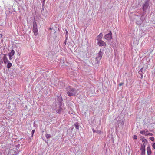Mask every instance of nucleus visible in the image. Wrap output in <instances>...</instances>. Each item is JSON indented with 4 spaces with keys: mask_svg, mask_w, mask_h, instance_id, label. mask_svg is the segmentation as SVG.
<instances>
[{
    "mask_svg": "<svg viewBox=\"0 0 155 155\" xmlns=\"http://www.w3.org/2000/svg\"><path fill=\"white\" fill-rule=\"evenodd\" d=\"M66 91L68 95L69 96L75 95L78 92V90L68 86L66 88Z\"/></svg>",
    "mask_w": 155,
    "mask_h": 155,
    "instance_id": "obj_1",
    "label": "nucleus"
},
{
    "mask_svg": "<svg viewBox=\"0 0 155 155\" xmlns=\"http://www.w3.org/2000/svg\"><path fill=\"white\" fill-rule=\"evenodd\" d=\"M149 0H146L142 5V8L143 11L145 12H146L147 10L150 8L149 7Z\"/></svg>",
    "mask_w": 155,
    "mask_h": 155,
    "instance_id": "obj_2",
    "label": "nucleus"
},
{
    "mask_svg": "<svg viewBox=\"0 0 155 155\" xmlns=\"http://www.w3.org/2000/svg\"><path fill=\"white\" fill-rule=\"evenodd\" d=\"M33 31L35 35H37L38 33V30L37 29V26L36 23L35 21H34L33 23Z\"/></svg>",
    "mask_w": 155,
    "mask_h": 155,
    "instance_id": "obj_3",
    "label": "nucleus"
},
{
    "mask_svg": "<svg viewBox=\"0 0 155 155\" xmlns=\"http://www.w3.org/2000/svg\"><path fill=\"white\" fill-rule=\"evenodd\" d=\"M58 102H56L55 103H53L52 104V107L53 109L54 110H56V111L58 112H59L61 110V107H58Z\"/></svg>",
    "mask_w": 155,
    "mask_h": 155,
    "instance_id": "obj_4",
    "label": "nucleus"
},
{
    "mask_svg": "<svg viewBox=\"0 0 155 155\" xmlns=\"http://www.w3.org/2000/svg\"><path fill=\"white\" fill-rule=\"evenodd\" d=\"M110 32L105 35L104 36V38L108 41H110L112 38V33L110 31H109Z\"/></svg>",
    "mask_w": 155,
    "mask_h": 155,
    "instance_id": "obj_5",
    "label": "nucleus"
},
{
    "mask_svg": "<svg viewBox=\"0 0 155 155\" xmlns=\"http://www.w3.org/2000/svg\"><path fill=\"white\" fill-rule=\"evenodd\" d=\"M62 101L63 100L61 97V96H58L57 101H56L58 102V107H61L62 103Z\"/></svg>",
    "mask_w": 155,
    "mask_h": 155,
    "instance_id": "obj_6",
    "label": "nucleus"
},
{
    "mask_svg": "<svg viewBox=\"0 0 155 155\" xmlns=\"http://www.w3.org/2000/svg\"><path fill=\"white\" fill-rule=\"evenodd\" d=\"M145 146L144 144L143 145H141V147L140 150L141 151V155H145Z\"/></svg>",
    "mask_w": 155,
    "mask_h": 155,
    "instance_id": "obj_7",
    "label": "nucleus"
},
{
    "mask_svg": "<svg viewBox=\"0 0 155 155\" xmlns=\"http://www.w3.org/2000/svg\"><path fill=\"white\" fill-rule=\"evenodd\" d=\"M103 54V53L102 52H101V51L100 50L99 52L97 57L96 58V59L99 60H100L102 57Z\"/></svg>",
    "mask_w": 155,
    "mask_h": 155,
    "instance_id": "obj_8",
    "label": "nucleus"
},
{
    "mask_svg": "<svg viewBox=\"0 0 155 155\" xmlns=\"http://www.w3.org/2000/svg\"><path fill=\"white\" fill-rule=\"evenodd\" d=\"M97 44L100 46H102L106 45L105 43L101 40L98 41Z\"/></svg>",
    "mask_w": 155,
    "mask_h": 155,
    "instance_id": "obj_9",
    "label": "nucleus"
},
{
    "mask_svg": "<svg viewBox=\"0 0 155 155\" xmlns=\"http://www.w3.org/2000/svg\"><path fill=\"white\" fill-rule=\"evenodd\" d=\"M145 72V70H144L143 68H142L138 72V73L139 74L141 75V78H142V77L143 75V73Z\"/></svg>",
    "mask_w": 155,
    "mask_h": 155,
    "instance_id": "obj_10",
    "label": "nucleus"
},
{
    "mask_svg": "<svg viewBox=\"0 0 155 155\" xmlns=\"http://www.w3.org/2000/svg\"><path fill=\"white\" fill-rule=\"evenodd\" d=\"M3 61L5 63H6L9 62V60L6 57V54H5L3 57Z\"/></svg>",
    "mask_w": 155,
    "mask_h": 155,
    "instance_id": "obj_11",
    "label": "nucleus"
},
{
    "mask_svg": "<svg viewBox=\"0 0 155 155\" xmlns=\"http://www.w3.org/2000/svg\"><path fill=\"white\" fill-rule=\"evenodd\" d=\"M147 155H150L151 153V151L150 146H148L147 147Z\"/></svg>",
    "mask_w": 155,
    "mask_h": 155,
    "instance_id": "obj_12",
    "label": "nucleus"
},
{
    "mask_svg": "<svg viewBox=\"0 0 155 155\" xmlns=\"http://www.w3.org/2000/svg\"><path fill=\"white\" fill-rule=\"evenodd\" d=\"M103 37V34L102 33H100L97 36V41L101 40Z\"/></svg>",
    "mask_w": 155,
    "mask_h": 155,
    "instance_id": "obj_13",
    "label": "nucleus"
},
{
    "mask_svg": "<svg viewBox=\"0 0 155 155\" xmlns=\"http://www.w3.org/2000/svg\"><path fill=\"white\" fill-rule=\"evenodd\" d=\"M15 54V51L14 50L12 49L11 50V52H10L9 54L8 55L9 56H12L13 55H14Z\"/></svg>",
    "mask_w": 155,
    "mask_h": 155,
    "instance_id": "obj_14",
    "label": "nucleus"
},
{
    "mask_svg": "<svg viewBox=\"0 0 155 155\" xmlns=\"http://www.w3.org/2000/svg\"><path fill=\"white\" fill-rule=\"evenodd\" d=\"M74 125L76 129L77 130L79 129V127L77 123H75Z\"/></svg>",
    "mask_w": 155,
    "mask_h": 155,
    "instance_id": "obj_15",
    "label": "nucleus"
},
{
    "mask_svg": "<svg viewBox=\"0 0 155 155\" xmlns=\"http://www.w3.org/2000/svg\"><path fill=\"white\" fill-rule=\"evenodd\" d=\"M7 63H8L7 67L8 68H9L11 67L12 65V64L9 62H7Z\"/></svg>",
    "mask_w": 155,
    "mask_h": 155,
    "instance_id": "obj_16",
    "label": "nucleus"
},
{
    "mask_svg": "<svg viewBox=\"0 0 155 155\" xmlns=\"http://www.w3.org/2000/svg\"><path fill=\"white\" fill-rule=\"evenodd\" d=\"M140 133L142 134L146 135V134H145V132L144 131L141 130L140 131Z\"/></svg>",
    "mask_w": 155,
    "mask_h": 155,
    "instance_id": "obj_17",
    "label": "nucleus"
},
{
    "mask_svg": "<svg viewBox=\"0 0 155 155\" xmlns=\"http://www.w3.org/2000/svg\"><path fill=\"white\" fill-rule=\"evenodd\" d=\"M45 136H46V137L47 138H48L51 137V135L50 134H46Z\"/></svg>",
    "mask_w": 155,
    "mask_h": 155,
    "instance_id": "obj_18",
    "label": "nucleus"
},
{
    "mask_svg": "<svg viewBox=\"0 0 155 155\" xmlns=\"http://www.w3.org/2000/svg\"><path fill=\"white\" fill-rule=\"evenodd\" d=\"M150 139L152 141H154V138L153 137H151L150 138Z\"/></svg>",
    "mask_w": 155,
    "mask_h": 155,
    "instance_id": "obj_19",
    "label": "nucleus"
},
{
    "mask_svg": "<svg viewBox=\"0 0 155 155\" xmlns=\"http://www.w3.org/2000/svg\"><path fill=\"white\" fill-rule=\"evenodd\" d=\"M142 142H144V143L147 142V140L146 139H142Z\"/></svg>",
    "mask_w": 155,
    "mask_h": 155,
    "instance_id": "obj_20",
    "label": "nucleus"
},
{
    "mask_svg": "<svg viewBox=\"0 0 155 155\" xmlns=\"http://www.w3.org/2000/svg\"><path fill=\"white\" fill-rule=\"evenodd\" d=\"M146 136L147 135H150V136H152L153 135V134L151 133H149L148 134H146Z\"/></svg>",
    "mask_w": 155,
    "mask_h": 155,
    "instance_id": "obj_21",
    "label": "nucleus"
},
{
    "mask_svg": "<svg viewBox=\"0 0 155 155\" xmlns=\"http://www.w3.org/2000/svg\"><path fill=\"white\" fill-rule=\"evenodd\" d=\"M133 138L134 139H137V137L136 135H134L133 136Z\"/></svg>",
    "mask_w": 155,
    "mask_h": 155,
    "instance_id": "obj_22",
    "label": "nucleus"
},
{
    "mask_svg": "<svg viewBox=\"0 0 155 155\" xmlns=\"http://www.w3.org/2000/svg\"><path fill=\"white\" fill-rule=\"evenodd\" d=\"M35 132V130H32V137H33V135L34 133Z\"/></svg>",
    "mask_w": 155,
    "mask_h": 155,
    "instance_id": "obj_23",
    "label": "nucleus"
},
{
    "mask_svg": "<svg viewBox=\"0 0 155 155\" xmlns=\"http://www.w3.org/2000/svg\"><path fill=\"white\" fill-rule=\"evenodd\" d=\"M152 147L154 149H155V143H154L152 145Z\"/></svg>",
    "mask_w": 155,
    "mask_h": 155,
    "instance_id": "obj_24",
    "label": "nucleus"
},
{
    "mask_svg": "<svg viewBox=\"0 0 155 155\" xmlns=\"http://www.w3.org/2000/svg\"><path fill=\"white\" fill-rule=\"evenodd\" d=\"M124 83H121L119 84V85L120 86H122L123 84Z\"/></svg>",
    "mask_w": 155,
    "mask_h": 155,
    "instance_id": "obj_25",
    "label": "nucleus"
},
{
    "mask_svg": "<svg viewBox=\"0 0 155 155\" xmlns=\"http://www.w3.org/2000/svg\"><path fill=\"white\" fill-rule=\"evenodd\" d=\"M96 132H97L98 134H100L101 132V131L100 130H97L96 131Z\"/></svg>",
    "mask_w": 155,
    "mask_h": 155,
    "instance_id": "obj_26",
    "label": "nucleus"
},
{
    "mask_svg": "<svg viewBox=\"0 0 155 155\" xmlns=\"http://www.w3.org/2000/svg\"><path fill=\"white\" fill-rule=\"evenodd\" d=\"M92 130L94 133L96 132V131L94 130V129H93Z\"/></svg>",
    "mask_w": 155,
    "mask_h": 155,
    "instance_id": "obj_27",
    "label": "nucleus"
},
{
    "mask_svg": "<svg viewBox=\"0 0 155 155\" xmlns=\"http://www.w3.org/2000/svg\"><path fill=\"white\" fill-rule=\"evenodd\" d=\"M19 151H18L17 152L15 153V154H17L19 153Z\"/></svg>",
    "mask_w": 155,
    "mask_h": 155,
    "instance_id": "obj_28",
    "label": "nucleus"
},
{
    "mask_svg": "<svg viewBox=\"0 0 155 155\" xmlns=\"http://www.w3.org/2000/svg\"><path fill=\"white\" fill-rule=\"evenodd\" d=\"M12 56H9V59H10V60H11V59H12V58H12Z\"/></svg>",
    "mask_w": 155,
    "mask_h": 155,
    "instance_id": "obj_29",
    "label": "nucleus"
},
{
    "mask_svg": "<svg viewBox=\"0 0 155 155\" xmlns=\"http://www.w3.org/2000/svg\"><path fill=\"white\" fill-rule=\"evenodd\" d=\"M0 35L1 37H2V34H0Z\"/></svg>",
    "mask_w": 155,
    "mask_h": 155,
    "instance_id": "obj_30",
    "label": "nucleus"
},
{
    "mask_svg": "<svg viewBox=\"0 0 155 155\" xmlns=\"http://www.w3.org/2000/svg\"><path fill=\"white\" fill-rule=\"evenodd\" d=\"M147 134L146 133V132H145V134Z\"/></svg>",
    "mask_w": 155,
    "mask_h": 155,
    "instance_id": "obj_31",
    "label": "nucleus"
},
{
    "mask_svg": "<svg viewBox=\"0 0 155 155\" xmlns=\"http://www.w3.org/2000/svg\"><path fill=\"white\" fill-rule=\"evenodd\" d=\"M65 44H66V42H65Z\"/></svg>",
    "mask_w": 155,
    "mask_h": 155,
    "instance_id": "obj_32",
    "label": "nucleus"
}]
</instances>
